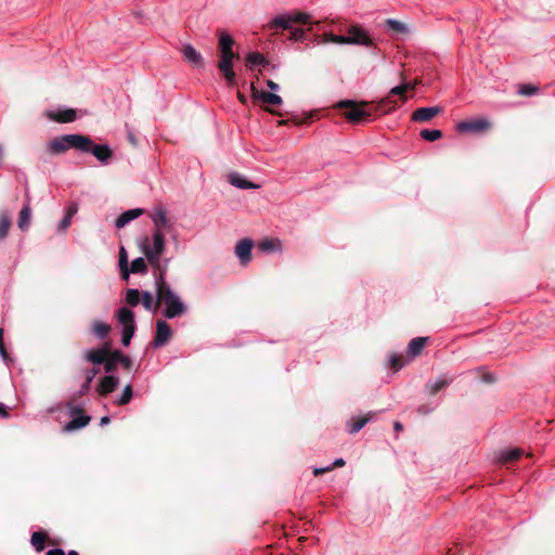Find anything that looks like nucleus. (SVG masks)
Here are the masks:
<instances>
[{
  "label": "nucleus",
  "instance_id": "nucleus-1",
  "mask_svg": "<svg viewBox=\"0 0 555 555\" xmlns=\"http://www.w3.org/2000/svg\"><path fill=\"white\" fill-rule=\"evenodd\" d=\"M166 275H155L157 304H164L162 314L166 319L179 318L186 313L188 307L165 280Z\"/></svg>",
  "mask_w": 555,
  "mask_h": 555
},
{
  "label": "nucleus",
  "instance_id": "nucleus-2",
  "mask_svg": "<svg viewBox=\"0 0 555 555\" xmlns=\"http://www.w3.org/2000/svg\"><path fill=\"white\" fill-rule=\"evenodd\" d=\"M140 248L150 264L157 271L155 275H166L170 259H160L166 248L164 231L154 229L151 241L145 238Z\"/></svg>",
  "mask_w": 555,
  "mask_h": 555
},
{
  "label": "nucleus",
  "instance_id": "nucleus-3",
  "mask_svg": "<svg viewBox=\"0 0 555 555\" xmlns=\"http://www.w3.org/2000/svg\"><path fill=\"white\" fill-rule=\"evenodd\" d=\"M91 144V138L79 133H69L56 137L49 142V152L51 154H61L70 149L82 152L87 145Z\"/></svg>",
  "mask_w": 555,
  "mask_h": 555
},
{
  "label": "nucleus",
  "instance_id": "nucleus-4",
  "mask_svg": "<svg viewBox=\"0 0 555 555\" xmlns=\"http://www.w3.org/2000/svg\"><path fill=\"white\" fill-rule=\"evenodd\" d=\"M324 43H336V44H364L369 46L371 43V38L366 31L362 28L352 26L350 27L348 35H334V34H324Z\"/></svg>",
  "mask_w": 555,
  "mask_h": 555
},
{
  "label": "nucleus",
  "instance_id": "nucleus-5",
  "mask_svg": "<svg viewBox=\"0 0 555 555\" xmlns=\"http://www.w3.org/2000/svg\"><path fill=\"white\" fill-rule=\"evenodd\" d=\"M295 23H299V24H302V25H311L313 24L312 23V17L310 14L308 13H302V12H292V13H284V14H280V15H276L274 16L267 25V27L270 29V30H275L278 28H282V29H292L293 28V24Z\"/></svg>",
  "mask_w": 555,
  "mask_h": 555
},
{
  "label": "nucleus",
  "instance_id": "nucleus-6",
  "mask_svg": "<svg viewBox=\"0 0 555 555\" xmlns=\"http://www.w3.org/2000/svg\"><path fill=\"white\" fill-rule=\"evenodd\" d=\"M235 59H238V55L233 52V49L220 51V61L218 63V68L223 74L225 81L229 86H234L236 80V75L235 72L233 70V61Z\"/></svg>",
  "mask_w": 555,
  "mask_h": 555
},
{
  "label": "nucleus",
  "instance_id": "nucleus-7",
  "mask_svg": "<svg viewBox=\"0 0 555 555\" xmlns=\"http://www.w3.org/2000/svg\"><path fill=\"white\" fill-rule=\"evenodd\" d=\"M67 408L68 415L73 417V420L64 425V431L70 433L86 427L90 423L91 417L87 414H83L80 406L76 405L74 402H68Z\"/></svg>",
  "mask_w": 555,
  "mask_h": 555
},
{
  "label": "nucleus",
  "instance_id": "nucleus-8",
  "mask_svg": "<svg viewBox=\"0 0 555 555\" xmlns=\"http://www.w3.org/2000/svg\"><path fill=\"white\" fill-rule=\"evenodd\" d=\"M337 106L345 109L343 114L351 124L358 125L369 120L370 115L365 109L351 101H340Z\"/></svg>",
  "mask_w": 555,
  "mask_h": 555
},
{
  "label": "nucleus",
  "instance_id": "nucleus-9",
  "mask_svg": "<svg viewBox=\"0 0 555 555\" xmlns=\"http://www.w3.org/2000/svg\"><path fill=\"white\" fill-rule=\"evenodd\" d=\"M490 122L486 118L463 120L457 125V130L463 133H481L489 130Z\"/></svg>",
  "mask_w": 555,
  "mask_h": 555
},
{
  "label": "nucleus",
  "instance_id": "nucleus-10",
  "mask_svg": "<svg viewBox=\"0 0 555 555\" xmlns=\"http://www.w3.org/2000/svg\"><path fill=\"white\" fill-rule=\"evenodd\" d=\"M86 147L87 150H83V153H91L103 165L109 164L113 151L107 144H96L91 140V144Z\"/></svg>",
  "mask_w": 555,
  "mask_h": 555
},
{
  "label": "nucleus",
  "instance_id": "nucleus-11",
  "mask_svg": "<svg viewBox=\"0 0 555 555\" xmlns=\"http://www.w3.org/2000/svg\"><path fill=\"white\" fill-rule=\"evenodd\" d=\"M409 90H413V85L411 82H403L399 86H395L390 89L387 96H384V114L389 113L395 108V105L389 106L391 103V96L399 95L401 101L404 102L406 98L404 93Z\"/></svg>",
  "mask_w": 555,
  "mask_h": 555
},
{
  "label": "nucleus",
  "instance_id": "nucleus-12",
  "mask_svg": "<svg viewBox=\"0 0 555 555\" xmlns=\"http://www.w3.org/2000/svg\"><path fill=\"white\" fill-rule=\"evenodd\" d=\"M171 336L172 331L170 325L164 320H158L156 322V334L153 341L154 347L158 348L165 346L169 341Z\"/></svg>",
  "mask_w": 555,
  "mask_h": 555
},
{
  "label": "nucleus",
  "instance_id": "nucleus-13",
  "mask_svg": "<svg viewBox=\"0 0 555 555\" xmlns=\"http://www.w3.org/2000/svg\"><path fill=\"white\" fill-rule=\"evenodd\" d=\"M49 119L56 122H72L77 118L76 111L73 108L59 107L56 109H50L47 112Z\"/></svg>",
  "mask_w": 555,
  "mask_h": 555
},
{
  "label": "nucleus",
  "instance_id": "nucleus-14",
  "mask_svg": "<svg viewBox=\"0 0 555 555\" xmlns=\"http://www.w3.org/2000/svg\"><path fill=\"white\" fill-rule=\"evenodd\" d=\"M119 385V377L115 374H106L100 379L96 387L99 396L106 397L112 393Z\"/></svg>",
  "mask_w": 555,
  "mask_h": 555
},
{
  "label": "nucleus",
  "instance_id": "nucleus-15",
  "mask_svg": "<svg viewBox=\"0 0 555 555\" xmlns=\"http://www.w3.org/2000/svg\"><path fill=\"white\" fill-rule=\"evenodd\" d=\"M253 246L254 243L250 238H243L236 244L235 255L240 259L241 264L246 266L250 261Z\"/></svg>",
  "mask_w": 555,
  "mask_h": 555
},
{
  "label": "nucleus",
  "instance_id": "nucleus-16",
  "mask_svg": "<svg viewBox=\"0 0 555 555\" xmlns=\"http://www.w3.org/2000/svg\"><path fill=\"white\" fill-rule=\"evenodd\" d=\"M453 379H454V377L452 375L441 374L436 379H430L427 382L426 390L429 395L434 396V395L438 393L440 390L448 387L453 382Z\"/></svg>",
  "mask_w": 555,
  "mask_h": 555
},
{
  "label": "nucleus",
  "instance_id": "nucleus-17",
  "mask_svg": "<svg viewBox=\"0 0 555 555\" xmlns=\"http://www.w3.org/2000/svg\"><path fill=\"white\" fill-rule=\"evenodd\" d=\"M109 347L104 345L100 348L90 349L85 353V360L92 363L93 365L103 364L108 356Z\"/></svg>",
  "mask_w": 555,
  "mask_h": 555
},
{
  "label": "nucleus",
  "instance_id": "nucleus-18",
  "mask_svg": "<svg viewBox=\"0 0 555 555\" xmlns=\"http://www.w3.org/2000/svg\"><path fill=\"white\" fill-rule=\"evenodd\" d=\"M440 112V106L420 107L412 113V120L417 122H425L434 118Z\"/></svg>",
  "mask_w": 555,
  "mask_h": 555
},
{
  "label": "nucleus",
  "instance_id": "nucleus-19",
  "mask_svg": "<svg viewBox=\"0 0 555 555\" xmlns=\"http://www.w3.org/2000/svg\"><path fill=\"white\" fill-rule=\"evenodd\" d=\"M181 53H182L183 57L189 63H191L193 66L203 67V65H204L203 56L198 51L195 50V48L192 44H190V43L183 44L181 48Z\"/></svg>",
  "mask_w": 555,
  "mask_h": 555
},
{
  "label": "nucleus",
  "instance_id": "nucleus-20",
  "mask_svg": "<svg viewBox=\"0 0 555 555\" xmlns=\"http://www.w3.org/2000/svg\"><path fill=\"white\" fill-rule=\"evenodd\" d=\"M142 208H133L127 211H124L115 221V227L117 229L125 228L129 222L142 216Z\"/></svg>",
  "mask_w": 555,
  "mask_h": 555
},
{
  "label": "nucleus",
  "instance_id": "nucleus-21",
  "mask_svg": "<svg viewBox=\"0 0 555 555\" xmlns=\"http://www.w3.org/2000/svg\"><path fill=\"white\" fill-rule=\"evenodd\" d=\"M152 221L154 224V229H164L170 228V222L167 216V211L163 207H158L155 209L154 214L152 215Z\"/></svg>",
  "mask_w": 555,
  "mask_h": 555
},
{
  "label": "nucleus",
  "instance_id": "nucleus-22",
  "mask_svg": "<svg viewBox=\"0 0 555 555\" xmlns=\"http://www.w3.org/2000/svg\"><path fill=\"white\" fill-rule=\"evenodd\" d=\"M253 98L254 100L262 101L263 103L272 104V105H280L282 104L283 100L280 95L275 93H270L267 91H258L253 87Z\"/></svg>",
  "mask_w": 555,
  "mask_h": 555
},
{
  "label": "nucleus",
  "instance_id": "nucleus-23",
  "mask_svg": "<svg viewBox=\"0 0 555 555\" xmlns=\"http://www.w3.org/2000/svg\"><path fill=\"white\" fill-rule=\"evenodd\" d=\"M119 356H120L119 349H115V350L109 349L108 356H106V360L103 363L104 372L106 374L115 373V371L117 370V366L119 365Z\"/></svg>",
  "mask_w": 555,
  "mask_h": 555
},
{
  "label": "nucleus",
  "instance_id": "nucleus-24",
  "mask_svg": "<svg viewBox=\"0 0 555 555\" xmlns=\"http://www.w3.org/2000/svg\"><path fill=\"white\" fill-rule=\"evenodd\" d=\"M229 181L233 186H236L241 190H250V189H257L258 185L254 182L247 180L244 176H242L238 172H232L229 176Z\"/></svg>",
  "mask_w": 555,
  "mask_h": 555
},
{
  "label": "nucleus",
  "instance_id": "nucleus-25",
  "mask_svg": "<svg viewBox=\"0 0 555 555\" xmlns=\"http://www.w3.org/2000/svg\"><path fill=\"white\" fill-rule=\"evenodd\" d=\"M372 421V413H367L365 416L357 417L347 422V431L350 435L359 433L369 422Z\"/></svg>",
  "mask_w": 555,
  "mask_h": 555
},
{
  "label": "nucleus",
  "instance_id": "nucleus-26",
  "mask_svg": "<svg viewBox=\"0 0 555 555\" xmlns=\"http://www.w3.org/2000/svg\"><path fill=\"white\" fill-rule=\"evenodd\" d=\"M30 219H31V208H30V205H28V203H25L18 214L17 227L20 228V230L27 231L30 225Z\"/></svg>",
  "mask_w": 555,
  "mask_h": 555
},
{
  "label": "nucleus",
  "instance_id": "nucleus-27",
  "mask_svg": "<svg viewBox=\"0 0 555 555\" xmlns=\"http://www.w3.org/2000/svg\"><path fill=\"white\" fill-rule=\"evenodd\" d=\"M111 325L103 321L96 320L91 324V334L99 339H105L111 333Z\"/></svg>",
  "mask_w": 555,
  "mask_h": 555
},
{
  "label": "nucleus",
  "instance_id": "nucleus-28",
  "mask_svg": "<svg viewBox=\"0 0 555 555\" xmlns=\"http://www.w3.org/2000/svg\"><path fill=\"white\" fill-rule=\"evenodd\" d=\"M524 451L519 448L502 450L499 453L498 460L501 463L515 462L521 457Z\"/></svg>",
  "mask_w": 555,
  "mask_h": 555
},
{
  "label": "nucleus",
  "instance_id": "nucleus-29",
  "mask_svg": "<svg viewBox=\"0 0 555 555\" xmlns=\"http://www.w3.org/2000/svg\"><path fill=\"white\" fill-rule=\"evenodd\" d=\"M116 318L122 326L135 324L134 313L131 309L127 307L119 308L116 311Z\"/></svg>",
  "mask_w": 555,
  "mask_h": 555
},
{
  "label": "nucleus",
  "instance_id": "nucleus-30",
  "mask_svg": "<svg viewBox=\"0 0 555 555\" xmlns=\"http://www.w3.org/2000/svg\"><path fill=\"white\" fill-rule=\"evenodd\" d=\"M267 64V59L259 52H251L246 56V66L249 69H253L256 66H264Z\"/></svg>",
  "mask_w": 555,
  "mask_h": 555
},
{
  "label": "nucleus",
  "instance_id": "nucleus-31",
  "mask_svg": "<svg viewBox=\"0 0 555 555\" xmlns=\"http://www.w3.org/2000/svg\"><path fill=\"white\" fill-rule=\"evenodd\" d=\"M427 337H415L408 345V352L412 357H416L421 353L425 347Z\"/></svg>",
  "mask_w": 555,
  "mask_h": 555
},
{
  "label": "nucleus",
  "instance_id": "nucleus-32",
  "mask_svg": "<svg viewBox=\"0 0 555 555\" xmlns=\"http://www.w3.org/2000/svg\"><path fill=\"white\" fill-rule=\"evenodd\" d=\"M384 28H387L393 34H405L408 30L403 23L393 18L384 21Z\"/></svg>",
  "mask_w": 555,
  "mask_h": 555
},
{
  "label": "nucleus",
  "instance_id": "nucleus-33",
  "mask_svg": "<svg viewBox=\"0 0 555 555\" xmlns=\"http://www.w3.org/2000/svg\"><path fill=\"white\" fill-rule=\"evenodd\" d=\"M12 225L11 217L8 212H0V242L5 240Z\"/></svg>",
  "mask_w": 555,
  "mask_h": 555
},
{
  "label": "nucleus",
  "instance_id": "nucleus-34",
  "mask_svg": "<svg viewBox=\"0 0 555 555\" xmlns=\"http://www.w3.org/2000/svg\"><path fill=\"white\" fill-rule=\"evenodd\" d=\"M405 364L404 358L401 354H391L388 358V367L392 371L390 377L401 370Z\"/></svg>",
  "mask_w": 555,
  "mask_h": 555
},
{
  "label": "nucleus",
  "instance_id": "nucleus-35",
  "mask_svg": "<svg viewBox=\"0 0 555 555\" xmlns=\"http://www.w3.org/2000/svg\"><path fill=\"white\" fill-rule=\"evenodd\" d=\"M137 325L135 324H129L126 326H122L121 330V345L125 347H128L131 343L132 337L134 336Z\"/></svg>",
  "mask_w": 555,
  "mask_h": 555
},
{
  "label": "nucleus",
  "instance_id": "nucleus-36",
  "mask_svg": "<svg viewBox=\"0 0 555 555\" xmlns=\"http://www.w3.org/2000/svg\"><path fill=\"white\" fill-rule=\"evenodd\" d=\"M47 539V534L42 531H37L31 534L30 543L37 552H42L44 550V542Z\"/></svg>",
  "mask_w": 555,
  "mask_h": 555
},
{
  "label": "nucleus",
  "instance_id": "nucleus-37",
  "mask_svg": "<svg viewBox=\"0 0 555 555\" xmlns=\"http://www.w3.org/2000/svg\"><path fill=\"white\" fill-rule=\"evenodd\" d=\"M146 272H147V266H146V262H145L144 258L138 257V258L132 260L131 266L129 268V274L130 273L145 274Z\"/></svg>",
  "mask_w": 555,
  "mask_h": 555
},
{
  "label": "nucleus",
  "instance_id": "nucleus-38",
  "mask_svg": "<svg viewBox=\"0 0 555 555\" xmlns=\"http://www.w3.org/2000/svg\"><path fill=\"white\" fill-rule=\"evenodd\" d=\"M141 299L144 309L147 311H156L157 308L159 307V304H157V299L153 301L152 294L149 291L142 292Z\"/></svg>",
  "mask_w": 555,
  "mask_h": 555
},
{
  "label": "nucleus",
  "instance_id": "nucleus-39",
  "mask_svg": "<svg viewBox=\"0 0 555 555\" xmlns=\"http://www.w3.org/2000/svg\"><path fill=\"white\" fill-rule=\"evenodd\" d=\"M219 51L229 50L233 48V38L224 30H219Z\"/></svg>",
  "mask_w": 555,
  "mask_h": 555
},
{
  "label": "nucleus",
  "instance_id": "nucleus-40",
  "mask_svg": "<svg viewBox=\"0 0 555 555\" xmlns=\"http://www.w3.org/2000/svg\"><path fill=\"white\" fill-rule=\"evenodd\" d=\"M119 268L124 279L129 276L128 257L125 247H120L119 250Z\"/></svg>",
  "mask_w": 555,
  "mask_h": 555
},
{
  "label": "nucleus",
  "instance_id": "nucleus-41",
  "mask_svg": "<svg viewBox=\"0 0 555 555\" xmlns=\"http://www.w3.org/2000/svg\"><path fill=\"white\" fill-rule=\"evenodd\" d=\"M310 27L308 30L312 29V24L309 25ZM307 39V29H304L301 27H296L291 29L289 40L292 41H304Z\"/></svg>",
  "mask_w": 555,
  "mask_h": 555
},
{
  "label": "nucleus",
  "instance_id": "nucleus-42",
  "mask_svg": "<svg viewBox=\"0 0 555 555\" xmlns=\"http://www.w3.org/2000/svg\"><path fill=\"white\" fill-rule=\"evenodd\" d=\"M133 397L132 386L131 384H128L119 398L116 399L115 403L117 405H126L128 404Z\"/></svg>",
  "mask_w": 555,
  "mask_h": 555
},
{
  "label": "nucleus",
  "instance_id": "nucleus-43",
  "mask_svg": "<svg viewBox=\"0 0 555 555\" xmlns=\"http://www.w3.org/2000/svg\"><path fill=\"white\" fill-rule=\"evenodd\" d=\"M420 135L428 142H434L442 137V131L439 129H423Z\"/></svg>",
  "mask_w": 555,
  "mask_h": 555
},
{
  "label": "nucleus",
  "instance_id": "nucleus-44",
  "mask_svg": "<svg viewBox=\"0 0 555 555\" xmlns=\"http://www.w3.org/2000/svg\"><path fill=\"white\" fill-rule=\"evenodd\" d=\"M142 294L137 288H129L126 293V302L132 307L139 305Z\"/></svg>",
  "mask_w": 555,
  "mask_h": 555
},
{
  "label": "nucleus",
  "instance_id": "nucleus-45",
  "mask_svg": "<svg viewBox=\"0 0 555 555\" xmlns=\"http://www.w3.org/2000/svg\"><path fill=\"white\" fill-rule=\"evenodd\" d=\"M345 465V460L339 457V459H336L331 465L328 466H325V467H315L314 470H313V475L314 476H319V475H322L326 472H330L332 470L334 467H341Z\"/></svg>",
  "mask_w": 555,
  "mask_h": 555
},
{
  "label": "nucleus",
  "instance_id": "nucleus-46",
  "mask_svg": "<svg viewBox=\"0 0 555 555\" xmlns=\"http://www.w3.org/2000/svg\"><path fill=\"white\" fill-rule=\"evenodd\" d=\"M538 91V88L534 87V86H531V85H522L519 89V94L521 95H527V96H530V95H533L535 94Z\"/></svg>",
  "mask_w": 555,
  "mask_h": 555
},
{
  "label": "nucleus",
  "instance_id": "nucleus-47",
  "mask_svg": "<svg viewBox=\"0 0 555 555\" xmlns=\"http://www.w3.org/2000/svg\"><path fill=\"white\" fill-rule=\"evenodd\" d=\"M119 365H121L125 370H130L132 367V360L130 357L126 356L120 351L119 356Z\"/></svg>",
  "mask_w": 555,
  "mask_h": 555
},
{
  "label": "nucleus",
  "instance_id": "nucleus-48",
  "mask_svg": "<svg viewBox=\"0 0 555 555\" xmlns=\"http://www.w3.org/2000/svg\"><path fill=\"white\" fill-rule=\"evenodd\" d=\"M100 373V369L96 366H93L91 369H88L85 371V377L87 382L92 383L94 377Z\"/></svg>",
  "mask_w": 555,
  "mask_h": 555
},
{
  "label": "nucleus",
  "instance_id": "nucleus-49",
  "mask_svg": "<svg viewBox=\"0 0 555 555\" xmlns=\"http://www.w3.org/2000/svg\"><path fill=\"white\" fill-rule=\"evenodd\" d=\"M70 222H72V214L67 212L61 220L59 228L62 230H66L69 227Z\"/></svg>",
  "mask_w": 555,
  "mask_h": 555
},
{
  "label": "nucleus",
  "instance_id": "nucleus-50",
  "mask_svg": "<svg viewBox=\"0 0 555 555\" xmlns=\"http://www.w3.org/2000/svg\"><path fill=\"white\" fill-rule=\"evenodd\" d=\"M91 383L85 380V383L80 386L79 390H77L76 396L82 397L90 390Z\"/></svg>",
  "mask_w": 555,
  "mask_h": 555
},
{
  "label": "nucleus",
  "instance_id": "nucleus-51",
  "mask_svg": "<svg viewBox=\"0 0 555 555\" xmlns=\"http://www.w3.org/2000/svg\"><path fill=\"white\" fill-rule=\"evenodd\" d=\"M0 357L1 359L7 362L8 359H9V356H8V352H7V349L4 347V344H3V338L0 337Z\"/></svg>",
  "mask_w": 555,
  "mask_h": 555
},
{
  "label": "nucleus",
  "instance_id": "nucleus-52",
  "mask_svg": "<svg viewBox=\"0 0 555 555\" xmlns=\"http://www.w3.org/2000/svg\"><path fill=\"white\" fill-rule=\"evenodd\" d=\"M46 555H65V552H64V550L56 547V548L49 550Z\"/></svg>",
  "mask_w": 555,
  "mask_h": 555
},
{
  "label": "nucleus",
  "instance_id": "nucleus-53",
  "mask_svg": "<svg viewBox=\"0 0 555 555\" xmlns=\"http://www.w3.org/2000/svg\"><path fill=\"white\" fill-rule=\"evenodd\" d=\"M436 405H437V404H435V405H434V406H431V408H427V406H425V405H420V406H418V409H417V411H418L420 413H423V414H428L429 412H431V411L436 408Z\"/></svg>",
  "mask_w": 555,
  "mask_h": 555
},
{
  "label": "nucleus",
  "instance_id": "nucleus-54",
  "mask_svg": "<svg viewBox=\"0 0 555 555\" xmlns=\"http://www.w3.org/2000/svg\"><path fill=\"white\" fill-rule=\"evenodd\" d=\"M267 87L272 91H278L280 89L279 85L273 80H267Z\"/></svg>",
  "mask_w": 555,
  "mask_h": 555
},
{
  "label": "nucleus",
  "instance_id": "nucleus-55",
  "mask_svg": "<svg viewBox=\"0 0 555 555\" xmlns=\"http://www.w3.org/2000/svg\"><path fill=\"white\" fill-rule=\"evenodd\" d=\"M0 417L1 418H7L9 417V413L7 411V406L0 402Z\"/></svg>",
  "mask_w": 555,
  "mask_h": 555
},
{
  "label": "nucleus",
  "instance_id": "nucleus-56",
  "mask_svg": "<svg viewBox=\"0 0 555 555\" xmlns=\"http://www.w3.org/2000/svg\"><path fill=\"white\" fill-rule=\"evenodd\" d=\"M272 247V242L266 241L260 244V248L262 250H270Z\"/></svg>",
  "mask_w": 555,
  "mask_h": 555
},
{
  "label": "nucleus",
  "instance_id": "nucleus-57",
  "mask_svg": "<svg viewBox=\"0 0 555 555\" xmlns=\"http://www.w3.org/2000/svg\"><path fill=\"white\" fill-rule=\"evenodd\" d=\"M109 422H111V417H109V416H107V415H105V416H102V417H101V420H100V425H101V426H105V425L109 424Z\"/></svg>",
  "mask_w": 555,
  "mask_h": 555
},
{
  "label": "nucleus",
  "instance_id": "nucleus-58",
  "mask_svg": "<svg viewBox=\"0 0 555 555\" xmlns=\"http://www.w3.org/2000/svg\"><path fill=\"white\" fill-rule=\"evenodd\" d=\"M25 203H28V205H30V193L28 186L25 188Z\"/></svg>",
  "mask_w": 555,
  "mask_h": 555
},
{
  "label": "nucleus",
  "instance_id": "nucleus-59",
  "mask_svg": "<svg viewBox=\"0 0 555 555\" xmlns=\"http://www.w3.org/2000/svg\"><path fill=\"white\" fill-rule=\"evenodd\" d=\"M483 380L487 383H492L494 380L493 376L491 374H486L483 376Z\"/></svg>",
  "mask_w": 555,
  "mask_h": 555
},
{
  "label": "nucleus",
  "instance_id": "nucleus-60",
  "mask_svg": "<svg viewBox=\"0 0 555 555\" xmlns=\"http://www.w3.org/2000/svg\"><path fill=\"white\" fill-rule=\"evenodd\" d=\"M402 429V425L399 422L395 423V430L400 431Z\"/></svg>",
  "mask_w": 555,
  "mask_h": 555
},
{
  "label": "nucleus",
  "instance_id": "nucleus-61",
  "mask_svg": "<svg viewBox=\"0 0 555 555\" xmlns=\"http://www.w3.org/2000/svg\"><path fill=\"white\" fill-rule=\"evenodd\" d=\"M76 211H77V208H76V207H68V209H67V212H70V214H72V216H73L74 214H76Z\"/></svg>",
  "mask_w": 555,
  "mask_h": 555
},
{
  "label": "nucleus",
  "instance_id": "nucleus-62",
  "mask_svg": "<svg viewBox=\"0 0 555 555\" xmlns=\"http://www.w3.org/2000/svg\"><path fill=\"white\" fill-rule=\"evenodd\" d=\"M65 555H79V554H78V552H76V551H73V550H72V551H69V552H68L67 554H65Z\"/></svg>",
  "mask_w": 555,
  "mask_h": 555
},
{
  "label": "nucleus",
  "instance_id": "nucleus-63",
  "mask_svg": "<svg viewBox=\"0 0 555 555\" xmlns=\"http://www.w3.org/2000/svg\"><path fill=\"white\" fill-rule=\"evenodd\" d=\"M0 337L3 338V328H0Z\"/></svg>",
  "mask_w": 555,
  "mask_h": 555
},
{
  "label": "nucleus",
  "instance_id": "nucleus-64",
  "mask_svg": "<svg viewBox=\"0 0 555 555\" xmlns=\"http://www.w3.org/2000/svg\"><path fill=\"white\" fill-rule=\"evenodd\" d=\"M129 138H130V141H131L132 143H134V138H133L132 135H130Z\"/></svg>",
  "mask_w": 555,
  "mask_h": 555
}]
</instances>
